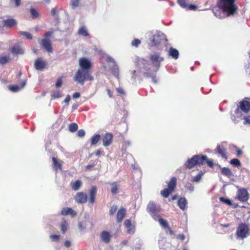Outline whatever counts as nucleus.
<instances>
[{"label":"nucleus","mask_w":250,"mask_h":250,"mask_svg":"<svg viewBox=\"0 0 250 250\" xmlns=\"http://www.w3.org/2000/svg\"><path fill=\"white\" fill-rule=\"evenodd\" d=\"M150 60L151 62L150 64H148L145 60L142 59L139 61L135 69L131 71V77L133 79L135 80L136 77L141 73H147V70H151L153 72L157 71L159 69L160 63L164 61V59L160 54L155 53L151 55Z\"/></svg>","instance_id":"obj_1"},{"label":"nucleus","mask_w":250,"mask_h":250,"mask_svg":"<svg viewBox=\"0 0 250 250\" xmlns=\"http://www.w3.org/2000/svg\"><path fill=\"white\" fill-rule=\"evenodd\" d=\"M218 5L222 11V14H218L217 12H214V13L219 19L234 15L237 10V7L234 4V0H219Z\"/></svg>","instance_id":"obj_2"},{"label":"nucleus","mask_w":250,"mask_h":250,"mask_svg":"<svg viewBox=\"0 0 250 250\" xmlns=\"http://www.w3.org/2000/svg\"><path fill=\"white\" fill-rule=\"evenodd\" d=\"M74 80L83 84L85 80L92 81L93 78L89 75V71L87 70L79 69L74 77Z\"/></svg>","instance_id":"obj_3"},{"label":"nucleus","mask_w":250,"mask_h":250,"mask_svg":"<svg viewBox=\"0 0 250 250\" xmlns=\"http://www.w3.org/2000/svg\"><path fill=\"white\" fill-rule=\"evenodd\" d=\"M250 235V229L245 223H241L236 230V235L238 237L244 239Z\"/></svg>","instance_id":"obj_4"},{"label":"nucleus","mask_w":250,"mask_h":250,"mask_svg":"<svg viewBox=\"0 0 250 250\" xmlns=\"http://www.w3.org/2000/svg\"><path fill=\"white\" fill-rule=\"evenodd\" d=\"M53 33V31H50L47 32L44 35V39L42 40V45L45 50L49 52H51L52 51L50 37L52 36Z\"/></svg>","instance_id":"obj_5"},{"label":"nucleus","mask_w":250,"mask_h":250,"mask_svg":"<svg viewBox=\"0 0 250 250\" xmlns=\"http://www.w3.org/2000/svg\"><path fill=\"white\" fill-rule=\"evenodd\" d=\"M165 40V35L161 32H157L150 38L151 43L153 45H156L160 43Z\"/></svg>","instance_id":"obj_6"},{"label":"nucleus","mask_w":250,"mask_h":250,"mask_svg":"<svg viewBox=\"0 0 250 250\" xmlns=\"http://www.w3.org/2000/svg\"><path fill=\"white\" fill-rule=\"evenodd\" d=\"M241 109L245 113H247L250 110V103L247 101H242L239 103L238 104V108L236 110V113L238 117L241 116L239 115V110Z\"/></svg>","instance_id":"obj_7"},{"label":"nucleus","mask_w":250,"mask_h":250,"mask_svg":"<svg viewBox=\"0 0 250 250\" xmlns=\"http://www.w3.org/2000/svg\"><path fill=\"white\" fill-rule=\"evenodd\" d=\"M46 62L42 58H39L36 60L34 63V67L36 70L42 71L47 66Z\"/></svg>","instance_id":"obj_8"},{"label":"nucleus","mask_w":250,"mask_h":250,"mask_svg":"<svg viewBox=\"0 0 250 250\" xmlns=\"http://www.w3.org/2000/svg\"><path fill=\"white\" fill-rule=\"evenodd\" d=\"M237 198L238 200L245 202L249 199V193L247 190L244 188H241L238 190L237 194Z\"/></svg>","instance_id":"obj_9"},{"label":"nucleus","mask_w":250,"mask_h":250,"mask_svg":"<svg viewBox=\"0 0 250 250\" xmlns=\"http://www.w3.org/2000/svg\"><path fill=\"white\" fill-rule=\"evenodd\" d=\"M79 64L81 67V69H85L88 71L90 68L91 65L90 61L85 58L80 59Z\"/></svg>","instance_id":"obj_10"},{"label":"nucleus","mask_w":250,"mask_h":250,"mask_svg":"<svg viewBox=\"0 0 250 250\" xmlns=\"http://www.w3.org/2000/svg\"><path fill=\"white\" fill-rule=\"evenodd\" d=\"M87 196L86 194L82 192H78L75 197V201L79 204L84 203L87 201Z\"/></svg>","instance_id":"obj_11"},{"label":"nucleus","mask_w":250,"mask_h":250,"mask_svg":"<svg viewBox=\"0 0 250 250\" xmlns=\"http://www.w3.org/2000/svg\"><path fill=\"white\" fill-rule=\"evenodd\" d=\"M197 155H194L191 158L188 159L185 163V165L187 168H192L197 165Z\"/></svg>","instance_id":"obj_12"},{"label":"nucleus","mask_w":250,"mask_h":250,"mask_svg":"<svg viewBox=\"0 0 250 250\" xmlns=\"http://www.w3.org/2000/svg\"><path fill=\"white\" fill-rule=\"evenodd\" d=\"M113 139V135L111 133H106L103 137V145L104 146H109L112 141Z\"/></svg>","instance_id":"obj_13"},{"label":"nucleus","mask_w":250,"mask_h":250,"mask_svg":"<svg viewBox=\"0 0 250 250\" xmlns=\"http://www.w3.org/2000/svg\"><path fill=\"white\" fill-rule=\"evenodd\" d=\"M52 160L53 163V167H54V168L55 169V170H57L58 169L62 170V164L63 163V162L62 161H61L55 157H53Z\"/></svg>","instance_id":"obj_14"},{"label":"nucleus","mask_w":250,"mask_h":250,"mask_svg":"<svg viewBox=\"0 0 250 250\" xmlns=\"http://www.w3.org/2000/svg\"><path fill=\"white\" fill-rule=\"evenodd\" d=\"M226 149L223 146H218L217 147V152L221 155V156L225 159L228 158L226 152Z\"/></svg>","instance_id":"obj_15"},{"label":"nucleus","mask_w":250,"mask_h":250,"mask_svg":"<svg viewBox=\"0 0 250 250\" xmlns=\"http://www.w3.org/2000/svg\"><path fill=\"white\" fill-rule=\"evenodd\" d=\"M147 211L151 213L157 210L160 209V208L157 207L156 205L152 202H150L147 206Z\"/></svg>","instance_id":"obj_16"},{"label":"nucleus","mask_w":250,"mask_h":250,"mask_svg":"<svg viewBox=\"0 0 250 250\" xmlns=\"http://www.w3.org/2000/svg\"><path fill=\"white\" fill-rule=\"evenodd\" d=\"M101 238L103 241L107 243L109 242L111 238V235L109 232L104 231L101 233Z\"/></svg>","instance_id":"obj_17"},{"label":"nucleus","mask_w":250,"mask_h":250,"mask_svg":"<svg viewBox=\"0 0 250 250\" xmlns=\"http://www.w3.org/2000/svg\"><path fill=\"white\" fill-rule=\"evenodd\" d=\"M62 214L63 215L70 214L72 217H74L76 215V212L72 208H62Z\"/></svg>","instance_id":"obj_18"},{"label":"nucleus","mask_w":250,"mask_h":250,"mask_svg":"<svg viewBox=\"0 0 250 250\" xmlns=\"http://www.w3.org/2000/svg\"><path fill=\"white\" fill-rule=\"evenodd\" d=\"M25 83L26 81H23L19 85H11L9 86V88L12 92H17L22 88L25 85Z\"/></svg>","instance_id":"obj_19"},{"label":"nucleus","mask_w":250,"mask_h":250,"mask_svg":"<svg viewBox=\"0 0 250 250\" xmlns=\"http://www.w3.org/2000/svg\"><path fill=\"white\" fill-rule=\"evenodd\" d=\"M96 192V188L95 187H92V188L90 190V196L89 199V202L92 204L94 203Z\"/></svg>","instance_id":"obj_20"},{"label":"nucleus","mask_w":250,"mask_h":250,"mask_svg":"<svg viewBox=\"0 0 250 250\" xmlns=\"http://www.w3.org/2000/svg\"><path fill=\"white\" fill-rule=\"evenodd\" d=\"M4 25L7 27H11L16 25L17 21L14 19H8L3 21Z\"/></svg>","instance_id":"obj_21"},{"label":"nucleus","mask_w":250,"mask_h":250,"mask_svg":"<svg viewBox=\"0 0 250 250\" xmlns=\"http://www.w3.org/2000/svg\"><path fill=\"white\" fill-rule=\"evenodd\" d=\"M187 201L185 198L181 197L178 201L179 207L182 210H184L186 207Z\"/></svg>","instance_id":"obj_22"},{"label":"nucleus","mask_w":250,"mask_h":250,"mask_svg":"<svg viewBox=\"0 0 250 250\" xmlns=\"http://www.w3.org/2000/svg\"><path fill=\"white\" fill-rule=\"evenodd\" d=\"M125 215V210L124 208L120 209L118 213L117 216V219L118 222H121L123 219Z\"/></svg>","instance_id":"obj_23"},{"label":"nucleus","mask_w":250,"mask_h":250,"mask_svg":"<svg viewBox=\"0 0 250 250\" xmlns=\"http://www.w3.org/2000/svg\"><path fill=\"white\" fill-rule=\"evenodd\" d=\"M62 93L60 90H56L53 91L51 95V100L58 99L62 97Z\"/></svg>","instance_id":"obj_24"},{"label":"nucleus","mask_w":250,"mask_h":250,"mask_svg":"<svg viewBox=\"0 0 250 250\" xmlns=\"http://www.w3.org/2000/svg\"><path fill=\"white\" fill-rule=\"evenodd\" d=\"M197 155V158L196 159L197 161V165L200 166L204 165L205 162L206 160H207V156L204 155Z\"/></svg>","instance_id":"obj_25"},{"label":"nucleus","mask_w":250,"mask_h":250,"mask_svg":"<svg viewBox=\"0 0 250 250\" xmlns=\"http://www.w3.org/2000/svg\"><path fill=\"white\" fill-rule=\"evenodd\" d=\"M12 52L14 54H22L24 53L23 50L19 45H15L12 48Z\"/></svg>","instance_id":"obj_26"},{"label":"nucleus","mask_w":250,"mask_h":250,"mask_svg":"<svg viewBox=\"0 0 250 250\" xmlns=\"http://www.w3.org/2000/svg\"><path fill=\"white\" fill-rule=\"evenodd\" d=\"M169 55L173 58L177 59L178 58L179 52L177 50L171 47L169 48Z\"/></svg>","instance_id":"obj_27"},{"label":"nucleus","mask_w":250,"mask_h":250,"mask_svg":"<svg viewBox=\"0 0 250 250\" xmlns=\"http://www.w3.org/2000/svg\"><path fill=\"white\" fill-rule=\"evenodd\" d=\"M220 167L221 169V172L223 175L228 177H230L232 175V173L229 168L226 167H221L220 166Z\"/></svg>","instance_id":"obj_28"},{"label":"nucleus","mask_w":250,"mask_h":250,"mask_svg":"<svg viewBox=\"0 0 250 250\" xmlns=\"http://www.w3.org/2000/svg\"><path fill=\"white\" fill-rule=\"evenodd\" d=\"M72 188L73 190L75 191H77L82 185V182L81 180H77L75 181L74 183H72Z\"/></svg>","instance_id":"obj_29"},{"label":"nucleus","mask_w":250,"mask_h":250,"mask_svg":"<svg viewBox=\"0 0 250 250\" xmlns=\"http://www.w3.org/2000/svg\"><path fill=\"white\" fill-rule=\"evenodd\" d=\"M176 183V179L175 177L172 178L168 184V188L173 191L175 187Z\"/></svg>","instance_id":"obj_30"},{"label":"nucleus","mask_w":250,"mask_h":250,"mask_svg":"<svg viewBox=\"0 0 250 250\" xmlns=\"http://www.w3.org/2000/svg\"><path fill=\"white\" fill-rule=\"evenodd\" d=\"M78 34L83 36H87L88 35V32L87 29L84 27H81L78 30Z\"/></svg>","instance_id":"obj_31"},{"label":"nucleus","mask_w":250,"mask_h":250,"mask_svg":"<svg viewBox=\"0 0 250 250\" xmlns=\"http://www.w3.org/2000/svg\"><path fill=\"white\" fill-rule=\"evenodd\" d=\"M101 138V136L99 134H96L93 136L91 139V143L92 145H96Z\"/></svg>","instance_id":"obj_32"},{"label":"nucleus","mask_w":250,"mask_h":250,"mask_svg":"<svg viewBox=\"0 0 250 250\" xmlns=\"http://www.w3.org/2000/svg\"><path fill=\"white\" fill-rule=\"evenodd\" d=\"M204 173L205 172L202 171H200V172L198 175L193 177V181L196 183L199 182L201 180L202 176L204 174Z\"/></svg>","instance_id":"obj_33"},{"label":"nucleus","mask_w":250,"mask_h":250,"mask_svg":"<svg viewBox=\"0 0 250 250\" xmlns=\"http://www.w3.org/2000/svg\"><path fill=\"white\" fill-rule=\"evenodd\" d=\"M172 191L169 188H166L161 191V194L164 197L167 198Z\"/></svg>","instance_id":"obj_34"},{"label":"nucleus","mask_w":250,"mask_h":250,"mask_svg":"<svg viewBox=\"0 0 250 250\" xmlns=\"http://www.w3.org/2000/svg\"><path fill=\"white\" fill-rule=\"evenodd\" d=\"M160 212V209L157 210L155 212H153L151 213H150V214L151 215V217L153 218L154 220H155V221H158L159 218H161L159 214V212Z\"/></svg>","instance_id":"obj_35"},{"label":"nucleus","mask_w":250,"mask_h":250,"mask_svg":"<svg viewBox=\"0 0 250 250\" xmlns=\"http://www.w3.org/2000/svg\"><path fill=\"white\" fill-rule=\"evenodd\" d=\"M68 227V224L66 221H63L61 224V231L62 233H65L67 230Z\"/></svg>","instance_id":"obj_36"},{"label":"nucleus","mask_w":250,"mask_h":250,"mask_svg":"<svg viewBox=\"0 0 250 250\" xmlns=\"http://www.w3.org/2000/svg\"><path fill=\"white\" fill-rule=\"evenodd\" d=\"M111 191L112 194H116L117 192L118 186L116 183H113L111 185Z\"/></svg>","instance_id":"obj_37"},{"label":"nucleus","mask_w":250,"mask_h":250,"mask_svg":"<svg viewBox=\"0 0 250 250\" xmlns=\"http://www.w3.org/2000/svg\"><path fill=\"white\" fill-rule=\"evenodd\" d=\"M30 12L33 19L37 18L39 16V12L33 8L30 9Z\"/></svg>","instance_id":"obj_38"},{"label":"nucleus","mask_w":250,"mask_h":250,"mask_svg":"<svg viewBox=\"0 0 250 250\" xmlns=\"http://www.w3.org/2000/svg\"><path fill=\"white\" fill-rule=\"evenodd\" d=\"M230 164L235 167H240L241 166V163L240 161L236 158L231 160L230 161Z\"/></svg>","instance_id":"obj_39"},{"label":"nucleus","mask_w":250,"mask_h":250,"mask_svg":"<svg viewBox=\"0 0 250 250\" xmlns=\"http://www.w3.org/2000/svg\"><path fill=\"white\" fill-rule=\"evenodd\" d=\"M78 128V126L77 124L76 123H72L70 125L69 127V129L71 132H75L76 131Z\"/></svg>","instance_id":"obj_40"},{"label":"nucleus","mask_w":250,"mask_h":250,"mask_svg":"<svg viewBox=\"0 0 250 250\" xmlns=\"http://www.w3.org/2000/svg\"><path fill=\"white\" fill-rule=\"evenodd\" d=\"M158 222L159 223L160 225L164 228H167L168 227V224L166 221L165 220L162 219V218H159Z\"/></svg>","instance_id":"obj_41"},{"label":"nucleus","mask_w":250,"mask_h":250,"mask_svg":"<svg viewBox=\"0 0 250 250\" xmlns=\"http://www.w3.org/2000/svg\"><path fill=\"white\" fill-rule=\"evenodd\" d=\"M49 237L52 241L58 242L59 241V240L61 238V235H56V234L51 235L49 236Z\"/></svg>","instance_id":"obj_42"},{"label":"nucleus","mask_w":250,"mask_h":250,"mask_svg":"<svg viewBox=\"0 0 250 250\" xmlns=\"http://www.w3.org/2000/svg\"><path fill=\"white\" fill-rule=\"evenodd\" d=\"M177 2L182 8H186L188 6V4H187L186 0H178Z\"/></svg>","instance_id":"obj_43"},{"label":"nucleus","mask_w":250,"mask_h":250,"mask_svg":"<svg viewBox=\"0 0 250 250\" xmlns=\"http://www.w3.org/2000/svg\"><path fill=\"white\" fill-rule=\"evenodd\" d=\"M21 35L25 37L26 39H32V35L29 32H25V31H21Z\"/></svg>","instance_id":"obj_44"},{"label":"nucleus","mask_w":250,"mask_h":250,"mask_svg":"<svg viewBox=\"0 0 250 250\" xmlns=\"http://www.w3.org/2000/svg\"><path fill=\"white\" fill-rule=\"evenodd\" d=\"M9 59L8 56H2L0 58V62L2 64L6 63Z\"/></svg>","instance_id":"obj_45"},{"label":"nucleus","mask_w":250,"mask_h":250,"mask_svg":"<svg viewBox=\"0 0 250 250\" xmlns=\"http://www.w3.org/2000/svg\"><path fill=\"white\" fill-rule=\"evenodd\" d=\"M220 200L227 204V205H230L231 204V202L230 200H229V199H226L225 198H224V197H220Z\"/></svg>","instance_id":"obj_46"},{"label":"nucleus","mask_w":250,"mask_h":250,"mask_svg":"<svg viewBox=\"0 0 250 250\" xmlns=\"http://www.w3.org/2000/svg\"><path fill=\"white\" fill-rule=\"evenodd\" d=\"M62 78H59L56 83V87H61L62 85Z\"/></svg>","instance_id":"obj_47"},{"label":"nucleus","mask_w":250,"mask_h":250,"mask_svg":"<svg viewBox=\"0 0 250 250\" xmlns=\"http://www.w3.org/2000/svg\"><path fill=\"white\" fill-rule=\"evenodd\" d=\"M71 6L73 8H75L78 6L79 0H71Z\"/></svg>","instance_id":"obj_48"},{"label":"nucleus","mask_w":250,"mask_h":250,"mask_svg":"<svg viewBox=\"0 0 250 250\" xmlns=\"http://www.w3.org/2000/svg\"><path fill=\"white\" fill-rule=\"evenodd\" d=\"M186 188L187 189H188L190 192H192L194 190V187L193 186L191 185L190 184H188L186 186Z\"/></svg>","instance_id":"obj_49"},{"label":"nucleus","mask_w":250,"mask_h":250,"mask_svg":"<svg viewBox=\"0 0 250 250\" xmlns=\"http://www.w3.org/2000/svg\"><path fill=\"white\" fill-rule=\"evenodd\" d=\"M118 208L116 206H112L110 209V214L113 215L117 210Z\"/></svg>","instance_id":"obj_50"},{"label":"nucleus","mask_w":250,"mask_h":250,"mask_svg":"<svg viewBox=\"0 0 250 250\" xmlns=\"http://www.w3.org/2000/svg\"><path fill=\"white\" fill-rule=\"evenodd\" d=\"M127 232L129 234L133 233L135 231V227L134 226H131L130 228H126Z\"/></svg>","instance_id":"obj_51"},{"label":"nucleus","mask_w":250,"mask_h":250,"mask_svg":"<svg viewBox=\"0 0 250 250\" xmlns=\"http://www.w3.org/2000/svg\"><path fill=\"white\" fill-rule=\"evenodd\" d=\"M141 43L140 41L138 39H134L131 42L132 46H137Z\"/></svg>","instance_id":"obj_52"},{"label":"nucleus","mask_w":250,"mask_h":250,"mask_svg":"<svg viewBox=\"0 0 250 250\" xmlns=\"http://www.w3.org/2000/svg\"><path fill=\"white\" fill-rule=\"evenodd\" d=\"M77 135L80 137H83L85 135V131L84 130L81 129L77 132Z\"/></svg>","instance_id":"obj_53"},{"label":"nucleus","mask_w":250,"mask_h":250,"mask_svg":"<svg viewBox=\"0 0 250 250\" xmlns=\"http://www.w3.org/2000/svg\"><path fill=\"white\" fill-rule=\"evenodd\" d=\"M206 162H207L208 165L210 167H212L214 166L213 161L212 160H208L207 158V160H206Z\"/></svg>","instance_id":"obj_54"},{"label":"nucleus","mask_w":250,"mask_h":250,"mask_svg":"<svg viewBox=\"0 0 250 250\" xmlns=\"http://www.w3.org/2000/svg\"><path fill=\"white\" fill-rule=\"evenodd\" d=\"M113 74L116 76L118 77L119 75V68L117 65L115 66V67L114 68L113 70Z\"/></svg>","instance_id":"obj_55"},{"label":"nucleus","mask_w":250,"mask_h":250,"mask_svg":"<svg viewBox=\"0 0 250 250\" xmlns=\"http://www.w3.org/2000/svg\"><path fill=\"white\" fill-rule=\"evenodd\" d=\"M125 225L126 228H130L131 227V226H133L131 224V221L129 220H126L125 221Z\"/></svg>","instance_id":"obj_56"},{"label":"nucleus","mask_w":250,"mask_h":250,"mask_svg":"<svg viewBox=\"0 0 250 250\" xmlns=\"http://www.w3.org/2000/svg\"><path fill=\"white\" fill-rule=\"evenodd\" d=\"M70 101V96L69 95H67L64 100V102L66 104H68Z\"/></svg>","instance_id":"obj_57"},{"label":"nucleus","mask_w":250,"mask_h":250,"mask_svg":"<svg viewBox=\"0 0 250 250\" xmlns=\"http://www.w3.org/2000/svg\"><path fill=\"white\" fill-rule=\"evenodd\" d=\"M187 8H188V9L189 10H195L197 7H196V6L195 5L190 4L189 5H188V6Z\"/></svg>","instance_id":"obj_58"},{"label":"nucleus","mask_w":250,"mask_h":250,"mask_svg":"<svg viewBox=\"0 0 250 250\" xmlns=\"http://www.w3.org/2000/svg\"><path fill=\"white\" fill-rule=\"evenodd\" d=\"M71 242L69 241V240H66L64 242V246L67 247V248H69L71 246Z\"/></svg>","instance_id":"obj_59"},{"label":"nucleus","mask_w":250,"mask_h":250,"mask_svg":"<svg viewBox=\"0 0 250 250\" xmlns=\"http://www.w3.org/2000/svg\"><path fill=\"white\" fill-rule=\"evenodd\" d=\"M106 60L108 62H112V63H113L114 64L115 63V62L113 58H112L111 57L107 56L106 57Z\"/></svg>","instance_id":"obj_60"},{"label":"nucleus","mask_w":250,"mask_h":250,"mask_svg":"<svg viewBox=\"0 0 250 250\" xmlns=\"http://www.w3.org/2000/svg\"><path fill=\"white\" fill-rule=\"evenodd\" d=\"M244 124L245 125L246 124H250V117H246L244 118Z\"/></svg>","instance_id":"obj_61"},{"label":"nucleus","mask_w":250,"mask_h":250,"mask_svg":"<svg viewBox=\"0 0 250 250\" xmlns=\"http://www.w3.org/2000/svg\"><path fill=\"white\" fill-rule=\"evenodd\" d=\"M81 94L79 92H75L73 95V98L74 99L78 98L80 97Z\"/></svg>","instance_id":"obj_62"},{"label":"nucleus","mask_w":250,"mask_h":250,"mask_svg":"<svg viewBox=\"0 0 250 250\" xmlns=\"http://www.w3.org/2000/svg\"><path fill=\"white\" fill-rule=\"evenodd\" d=\"M177 238L181 240H184L185 238V236L183 234H180L178 235Z\"/></svg>","instance_id":"obj_63"},{"label":"nucleus","mask_w":250,"mask_h":250,"mask_svg":"<svg viewBox=\"0 0 250 250\" xmlns=\"http://www.w3.org/2000/svg\"><path fill=\"white\" fill-rule=\"evenodd\" d=\"M117 90L118 92L120 93L121 94H124V91L122 88H117Z\"/></svg>","instance_id":"obj_64"}]
</instances>
